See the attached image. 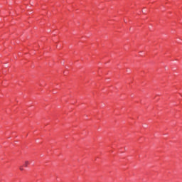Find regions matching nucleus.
I'll return each mask as SVG.
<instances>
[{"label":"nucleus","mask_w":182,"mask_h":182,"mask_svg":"<svg viewBox=\"0 0 182 182\" xmlns=\"http://www.w3.org/2000/svg\"><path fill=\"white\" fill-rule=\"evenodd\" d=\"M29 164V161H24V167H28V165Z\"/></svg>","instance_id":"nucleus-1"},{"label":"nucleus","mask_w":182,"mask_h":182,"mask_svg":"<svg viewBox=\"0 0 182 182\" xmlns=\"http://www.w3.org/2000/svg\"><path fill=\"white\" fill-rule=\"evenodd\" d=\"M142 12H143V14H144V10H142Z\"/></svg>","instance_id":"nucleus-3"},{"label":"nucleus","mask_w":182,"mask_h":182,"mask_svg":"<svg viewBox=\"0 0 182 182\" xmlns=\"http://www.w3.org/2000/svg\"><path fill=\"white\" fill-rule=\"evenodd\" d=\"M20 170H21V171H23V166H20Z\"/></svg>","instance_id":"nucleus-2"}]
</instances>
